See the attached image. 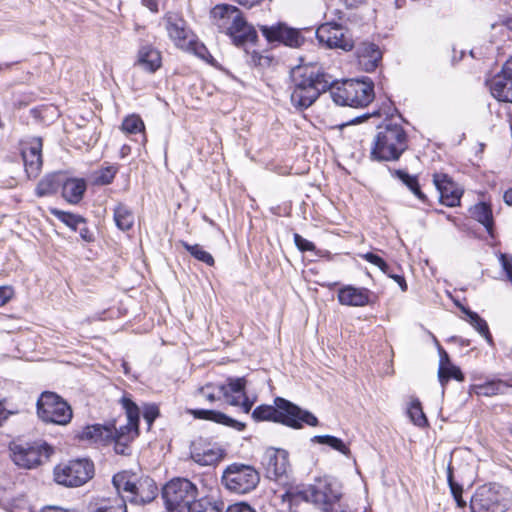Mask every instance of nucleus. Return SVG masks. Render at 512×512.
Segmentation results:
<instances>
[{"label":"nucleus","mask_w":512,"mask_h":512,"mask_svg":"<svg viewBox=\"0 0 512 512\" xmlns=\"http://www.w3.org/2000/svg\"><path fill=\"white\" fill-rule=\"evenodd\" d=\"M290 78L293 83L291 103L299 111L309 108L327 91L340 106L365 107L374 98V84L368 78L339 82L319 63L295 66L290 71Z\"/></svg>","instance_id":"f257e3e1"},{"label":"nucleus","mask_w":512,"mask_h":512,"mask_svg":"<svg viewBox=\"0 0 512 512\" xmlns=\"http://www.w3.org/2000/svg\"><path fill=\"white\" fill-rule=\"evenodd\" d=\"M341 497L340 485L328 477H322L316 478L308 486L290 488L283 495V500L290 503L298 500L311 502L323 512H344L340 504Z\"/></svg>","instance_id":"f03ea898"},{"label":"nucleus","mask_w":512,"mask_h":512,"mask_svg":"<svg viewBox=\"0 0 512 512\" xmlns=\"http://www.w3.org/2000/svg\"><path fill=\"white\" fill-rule=\"evenodd\" d=\"M252 418L257 422L270 421L293 429H301L304 425L315 427L319 424L314 414L283 397H276L274 405L257 406L252 412Z\"/></svg>","instance_id":"7ed1b4c3"},{"label":"nucleus","mask_w":512,"mask_h":512,"mask_svg":"<svg viewBox=\"0 0 512 512\" xmlns=\"http://www.w3.org/2000/svg\"><path fill=\"white\" fill-rule=\"evenodd\" d=\"M408 148V136L402 125L387 123L378 126L370 157L374 161H397Z\"/></svg>","instance_id":"20e7f679"},{"label":"nucleus","mask_w":512,"mask_h":512,"mask_svg":"<svg viewBox=\"0 0 512 512\" xmlns=\"http://www.w3.org/2000/svg\"><path fill=\"white\" fill-rule=\"evenodd\" d=\"M94 464L86 458L61 462L53 469L54 481L64 487H80L94 476Z\"/></svg>","instance_id":"39448f33"},{"label":"nucleus","mask_w":512,"mask_h":512,"mask_svg":"<svg viewBox=\"0 0 512 512\" xmlns=\"http://www.w3.org/2000/svg\"><path fill=\"white\" fill-rule=\"evenodd\" d=\"M507 509V491L497 483L477 487L470 499L471 512H506Z\"/></svg>","instance_id":"423d86ee"},{"label":"nucleus","mask_w":512,"mask_h":512,"mask_svg":"<svg viewBox=\"0 0 512 512\" xmlns=\"http://www.w3.org/2000/svg\"><path fill=\"white\" fill-rule=\"evenodd\" d=\"M197 487L186 478L170 480L162 489L165 507L170 512L188 510L197 497Z\"/></svg>","instance_id":"0eeeda50"},{"label":"nucleus","mask_w":512,"mask_h":512,"mask_svg":"<svg viewBox=\"0 0 512 512\" xmlns=\"http://www.w3.org/2000/svg\"><path fill=\"white\" fill-rule=\"evenodd\" d=\"M221 481L229 491L237 494H247L259 484L260 474L251 465L232 463L223 471Z\"/></svg>","instance_id":"6e6552de"},{"label":"nucleus","mask_w":512,"mask_h":512,"mask_svg":"<svg viewBox=\"0 0 512 512\" xmlns=\"http://www.w3.org/2000/svg\"><path fill=\"white\" fill-rule=\"evenodd\" d=\"M36 406L38 417L46 423L66 425L73 416L71 406L54 392H43Z\"/></svg>","instance_id":"1a4fd4ad"},{"label":"nucleus","mask_w":512,"mask_h":512,"mask_svg":"<svg viewBox=\"0 0 512 512\" xmlns=\"http://www.w3.org/2000/svg\"><path fill=\"white\" fill-rule=\"evenodd\" d=\"M13 462L25 469H33L48 461L54 449L46 442L20 443L10 445Z\"/></svg>","instance_id":"9d476101"},{"label":"nucleus","mask_w":512,"mask_h":512,"mask_svg":"<svg viewBox=\"0 0 512 512\" xmlns=\"http://www.w3.org/2000/svg\"><path fill=\"white\" fill-rule=\"evenodd\" d=\"M164 20L168 36L178 48L193 51L198 56L205 58L206 47L194 39V35L187 28L186 21L179 14L168 12Z\"/></svg>","instance_id":"9b49d317"},{"label":"nucleus","mask_w":512,"mask_h":512,"mask_svg":"<svg viewBox=\"0 0 512 512\" xmlns=\"http://www.w3.org/2000/svg\"><path fill=\"white\" fill-rule=\"evenodd\" d=\"M261 464L268 479L281 481L287 477L290 469L289 453L284 449L269 447L262 456Z\"/></svg>","instance_id":"f8f14e48"},{"label":"nucleus","mask_w":512,"mask_h":512,"mask_svg":"<svg viewBox=\"0 0 512 512\" xmlns=\"http://www.w3.org/2000/svg\"><path fill=\"white\" fill-rule=\"evenodd\" d=\"M316 38L319 43L331 49L350 51L354 47L352 38L348 37L344 28L336 23L328 22L320 25L316 30Z\"/></svg>","instance_id":"ddd939ff"},{"label":"nucleus","mask_w":512,"mask_h":512,"mask_svg":"<svg viewBox=\"0 0 512 512\" xmlns=\"http://www.w3.org/2000/svg\"><path fill=\"white\" fill-rule=\"evenodd\" d=\"M260 31L269 43L279 42L286 46L297 48L302 45L304 38L298 29L287 26L285 23L260 26Z\"/></svg>","instance_id":"4468645a"},{"label":"nucleus","mask_w":512,"mask_h":512,"mask_svg":"<svg viewBox=\"0 0 512 512\" xmlns=\"http://www.w3.org/2000/svg\"><path fill=\"white\" fill-rule=\"evenodd\" d=\"M42 147L43 142L40 137H32L21 144L24 168L29 178H36L41 172L43 164Z\"/></svg>","instance_id":"2eb2a0df"},{"label":"nucleus","mask_w":512,"mask_h":512,"mask_svg":"<svg viewBox=\"0 0 512 512\" xmlns=\"http://www.w3.org/2000/svg\"><path fill=\"white\" fill-rule=\"evenodd\" d=\"M223 455L224 450L220 446L203 438L195 440L191 445V458L202 466L216 464Z\"/></svg>","instance_id":"dca6fc26"},{"label":"nucleus","mask_w":512,"mask_h":512,"mask_svg":"<svg viewBox=\"0 0 512 512\" xmlns=\"http://www.w3.org/2000/svg\"><path fill=\"white\" fill-rule=\"evenodd\" d=\"M433 183L439 192L441 204L448 207H455L460 204L462 190L447 174L434 173Z\"/></svg>","instance_id":"f3484780"},{"label":"nucleus","mask_w":512,"mask_h":512,"mask_svg":"<svg viewBox=\"0 0 512 512\" xmlns=\"http://www.w3.org/2000/svg\"><path fill=\"white\" fill-rule=\"evenodd\" d=\"M337 298L341 305L363 307L372 304L376 296L368 288L346 285L339 289Z\"/></svg>","instance_id":"a211bd4d"},{"label":"nucleus","mask_w":512,"mask_h":512,"mask_svg":"<svg viewBox=\"0 0 512 512\" xmlns=\"http://www.w3.org/2000/svg\"><path fill=\"white\" fill-rule=\"evenodd\" d=\"M359 65L366 72L374 71L382 60V52L378 45L371 42H361L356 48Z\"/></svg>","instance_id":"6ab92c4d"},{"label":"nucleus","mask_w":512,"mask_h":512,"mask_svg":"<svg viewBox=\"0 0 512 512\" xmlns=\"http://www.w3.org/2000/svg\"><path fill=\"white\" fill-rule=\"evenodd\" d=\"M157 491L158 488L154 480L146 477L138 480L132 495H126L124 498L126 502L129 501L135 505H145L155 499Z\"/></svg>","instance_id":"aec40b11"},{"label":"nucleus","mask_w":512,"mask_h":512,"mask_svg":"<svg viewBox=\"0 0 512 512\" xmlns=\"http://www.w3.org/2000/svg\"><path fill=\"white\" fill-rule=\"evenodd\" d=\"M211 15L215 19V25L220 32L228 34L230 26L234 25V19L243 17L240 10L233 5H216L211 10Z\"/></svg>","instance_id":"412c9836"},{"label":"nucleus","mask_w":512,"mask_h":512,"mask_svg":"<svg viewBox=\"0 0 512 512\" xmlns=\"http://www.w3.org/2000/svg\"><path fill=\"white\" fill-rule=\"evenodd\" d=\"M236 46H244L257 40L255 28L247 23L244 17L234 19V25L230 26L227 34Z\"/></svg>","instance_id":"4be33fe9"},{"label":"nucleus","mask_w":512,"mask_h":512,"mask_svg":"<svg viewBox=\"0 0 512 512\" xmlns=\"http://www.w3.org/2000/svg\"><path fill=\"white\" fill-rule=\"evenodd\" d=\"M246 384L244 377L228 378L227 384H219L218 394H222L230 405L238 406L240 399L246 394Z\"/></svg>","instance_id":"5701e85b"},{"label":"nucleus","mask_w":512,"mask_h":512,"mask_svg":"<svg viewBox=\"0 0 512 512\" xmlns=\"http://www.w3.org/2000/svg\"><path fill=\"white\" fill-rule=\"evenodd\" d=\"M189 413L196 419L213 421L215 423L234 428L237 431H243L246 428L245 423L235 420L219 411L208 409H192L189 410Z\"/></svg>","instance_id":"b1692460"},{"label":"nucleus","mask_w":512,"mask_h":512,"mask_svg":"<svg viewBox=\"0 0 512 512\" xmlns=\"http://www.w3.org/2000/svg\"><path fill=\"white\" fill-rule=\"evenodd\" d=\"M161 64L162 57L156 48L150 44L139 47L136 65L149 73H154L161 67Z\"/></svg>","instance_id":"393cba45"},{"label":"nucleus","mask_w":512,"mask_h":512,"mask_svg":"<svg viewBox=\"0 0 512 512\" xmlns=\"http://www.w3.org/2000/svg\"><path fill=\"white\" fill-rule=\"evenodd\" d=\"M88 512H127L126 500L123 495L98 497L89 503Z\"/></svg>","instance_id":"a878e982"},{"label":"nucleus","mask_w":512,"mask_h":512,"mask_svg":"<svg viewBox=\"0 0 512 512\" xmlns=\"http://www.w3.org/2000/svg\"><path fill=\"white\" fill-rule=\"evenodd\" d=\"M62 196L70 204H78L87 189L86 181L82 178H65L62 181Z\"/></svg>","instance_id":"bb28decb"},{"label":"nucleus","mask_w":512,"mask_h":512,"mask_svg":"<svg viewBox=\"0 0 512 512\" xmlns=\"http://www.w3.org/2000/svg\"><path fill=\"white\" fill-rule=\"evenodd\" d=\"M112 436V427L94 424L86 426L79 435V438L81 440H88L94 443H106L110 441V438H112Z\"/></svg>","instance_id":"cd10ccee"},{"label":"nucleus","mask_w":512,"mask_h":512,"mask_svg":"<svg viewBox=\"0 0 512 512\" xmlns=\"http://www.w3.org/2000/svg\"><path fill=\"white\" fill-rule=\"evenodd\" d=\"M491 94L499 101L512 103V79L496 75L490 81Z\"/></svg>","instance_id":"c85d7f7f"},{"label":"nucleus","mask_w":512,"mask_h":512,"mask_svg":"<svg viewBox=\"0 0 512 512\" xmlns=\"http://www.w3.org/2000/svg\"><path fill=\"white\" fill-rule=\"evenodd\" d=\"M63 175L52 173L42 178L36 186L35 193L38 197L55 194L62 187Z\"/></svg>","instance_id":"c756f323"},{"label":"nucleus","mask_w":512,"mask_h":512,"mask_svg":"<svg viewBox=\"0 0 512 512\" xmlns=\"http://www.w3.org/2000/svg\"><path fill=\"white\" fill-rule=\"evenodd\" d=\"M512 387V379L503 381L500 379L486 381L475 386L476 393L481 396L490 397L505 394L507 389Z\"/></svg>","instance_id":"7c9ffc66"},{"label":"nucleus","mask_w":512,"mask_h":512,"mask_svg":"<svg viewBox=\"0 0 512 512\" xmlns=\"http://www.w3.org/2000/svg\"><path fill=\"white\" fill-rule=\"evenodd\" d=\"M472 217L481 223L488 234L493 237L494 220L490 206L484 202L476 204L471 209Z\"/></svg>","instance_id":"2f4dec72"},{"label":"nucleus","mask_w":512,"mask_h":512,"mask_svg":"<svg viewBox=\"0 0 512 512\" xmlns=\"http://www.w3.org/2000/svg\"><path fill=\"white\" fill-rule=\"evenodd\" d=\"M113 218L117 228L121 231H129L133 227L135 221L133 211L123 203L116 205L114 208Z\"/></svg>","instance_id":"473e14b6"},{"label":"nucleus","mask_w":512,"mask_h":512,"mask_svg":"<svg viewBox=\"0 0 512 512\" xmlns=\"http://www.w3.org/2000/svg\"><path fill=\"white\" fill-rule=\"evenodd\" d=\"M392 175L400 179L407 188L424 204L428 202L427 196L421 191L417 176L410 175L404 170H394Z\"/></svg>","instance_id":"72a5a7b5"},{"label":"nucleus","mask_w":512,"mask_h":512,"mask_svg":"<svg viewBox=\"0 0 512 512\" xmlns=\"http://www.w3.org/2000/svg\"><path fill=\"white\" fill-rule=\"evenodd\" d=\"M122 405L127 415V424L125 425V429L128 432L133 431L134 435H138L140 419L138 406L131 399L125 397L122 399Z\"/></svg>","instance_id":"f704fd0d"},{"label":"nucleus","mask_w":512,"mask_h":512,"mask_svg":"<svg viewBox=\"0 0 512 512\" xmlns=\"http://www.w3.org/2000/svg\"><path fill=\"white\" fill-rule=\"evenodd\" d=\"M136 483L132 480V475L126 471L115 474L112 478V484L116 489L114 495H122L121 493L132 495L134 488H136Z\"/></svg>","instance_id":"c9c22d12"},{"label":"nucleus","mask_w":512,"mask_h":512,"mask_svg":"<svg viewBox=\"0 0 512 512\" xmlns=\"http://www.w3.org/2000/svg\"><path fill=\"white\" fill-rule=\"evenodd\" d=\"M52 215H54L58 220L63 222L66 226L71 228L74 231H77L78 227L81 224H86V219L81 215L74 214L71 212H66L59 210L57 208L50 209Z\"/></svg>","instance_id":"e433bc0d"},{"label":"nucleus","mask_w":512,"mask_h":512,"mask_svg":"<svg viewBox=\"0 0 512 512\" xmlns=\"http://www.w3.org/2000/svg\"><path fill=\"white\" fill-rule=\"evenodd\" d=\"M311 441L327 445L345 456L350 455L349 447L338 437L332 435H316L311 439Z\"/></svg>","instance_id":"4c0bfd02"},{"label":"nucleus","mask_w":512,"mask_h":512,"mask_svg":"<svg viewBox=\"0 0 512 512\" xmlns=\"http://www.w3.org/2000/svg\"><path fill=\"white\" fill-rule=\"evenodd\" d=\"M450 379H455L459 382L464 381V375L459 367L450 365L447 367L438 368V380L442 386V392L444 393L445 387Z\"/></svg>","instance_id":"58836bf2"},{"label":"nucleus","mask_w":512,"mask_h":512,"mask_svg":"<svg viewBox=\"0 0 512 512\" xmlns=\"http://www.w3.org/2000/svg\"><path fill=\"white\" fill-rule=\"evenodd\" d=\"M224 503L213 501L210 498H202L195 500L192 505L189 506L188 512H223Z\"/></svg>","instance_id":"ea45409f"},{"label":"nucleus","mask_w":512,"mask_h":512,"mask_svg":"<svg viewBox=\"0 0 512 512\" xmlns=\"http://www.w3.org/2000/svg\"><path fill=\"white\" fill-rule=\"evenodd\" d=\"M447 482L451 491V494L459 508L466 507V501L463 499V487L461 484L455 481L453 475V467L451 463L447 467Z\"/></svg>","instance_id":"a19ab883"},{"label":"nucleus","mask_w":512,"mask_h":512,"mask_svg":"<svg viewBox=\"0 0 512 512\" xmlns=\"http://www.w3.org/2000/svg\"><path fill=\"white\" fill-rule=\"evenodd\" d=\"M180 243L185 248V250L188 251L198 261H201L208 266L214 265L215 261L213 256L209 252L203 250L199 244L191 245L186 241H181Z\"/></svg>","instance_id":"79ce46f5"},{"label":"nucleus","mask_w":512,"mask_h":512,"mask_svg":"<svg viewBox=\"0 0 512 512\" xmlns=\"http://www.w3.org/2000/svg\"><path fill=\"white\" fill-rule=\"evenodd\" d=\"M408 415L411 421L418 427H425L428 425V420L423 412L421 402L414 399L408 409Z\"/></svg>","instance_id":"37998d69"},{"label":"nucleus","mask_w":512,"mask_h":512,"mask_svg":"<svg viewBox=\"0 0 512 512\" xmlns=\"http://www.w3.org/2000/svg\"><path fill=\"white\" fill-rule=\"evenodd\" d=\"M121 128L128 134H137L144 131L145 125L139 115L132 114L123 120Z\"/></svg>","instance_id":"c03bdc74"},{"label":"nucleus","mask_w":512,"mask_h":512,"mask_svg":"<svg viewBox=\"0 0 512 512\" xmlns=\"http://www.w3.org/2000/svg\"><path fill=\"white\" fill-rule=\"evenodd\" d=\"M118 171L116 165L103 167L95 172L94 183L96 185H109L113 182Z\"/></svg>","instance_id":"a18cd8bd"},{"label":"nucleus","mask_w":512,"mask_h":512,"mask_svg":"<svg viewBox=\"0 0 512 512\" xmlns=\"http://www.w3.org/2000/svg\"><path fill=\"white\" fill-rule=\"evenodd\" d=\"M218 388L219 385L207 383L206 385L198 388L196 394L212 404L216 400H220L222 396V394H218Z\"/></svg>","instance_id":"49530a36"},{"label":"nucleus","mask_w":512,"mask_h":512,"mask_svg":"<svg viewBox=\"0 0 512 512\" xmlns=\"http://www.w3.org/2000/svg\"><path fill=\"white\" fill-rule=\"evenodd\" d=\"M114 441V449L117 454L126 455L128 454V444L133 440L131 435H123L122 433L115 438H110Z\"/></svg>","instance_id":"de8ad7c7"},{"label":"nucleus","mask_w":512,"mask_h":512,"mask_svg":"<svg viewBox=\"0 0 512 512\" xmlns=\"http://www.w3.org/2000/svg\"><path fill=\"white\" fill-rule=\"evenodd\" d=\"M361 257L364 260L368 261L369 263L377 266L383 273L388 274V270L390 269L389 265L383 258L378 256L377 254L367 252L365 254H362Z\"/></svg>","instance_id":"09e8293b"},{"label":"nucleus","mask_w":512,"mask_h":512,"mask_svg":"<svg viewBox=\"0 0 512 512\" xmlns=\"http://www.w3.org/2000/svg\"><path fill=\"white\" fill-rule=\"evenodd\" d=\"M159 408L155 404L146 405L143 410V418L150 429L155 419L159 416Z\"/></svg>","instance_id":"8fccbe9b"},{"label":"nucleus","mask_w":512,"mask_h":512,"mask_svg":"<svg viewBox=\"0 0 512 512\" xmlns=\"http://www.w3.org/2000/svg\"><path fill=\"white\" fill-rule=\"evenodd\" d=\"M7 399L0 400V427L7 421L9 416L17 414L18 410L16 407H8Z\"/></svg>","instance_id":"3c124183"},{"label":"nucleus","mask_w":512,"mask_h":512,"mask_svg":"<svg viewBox=\"0 0 512 512\" xmlns=\"http://www.w3.org/2000/svg\"><path fill=\"white\" fill-rule=\"evenodd\" d=\"M294 242H295V245L297 246V248L302 252L315 250L314 243L303 238L301 235H299L297 233L294 234Z\"/></svg>","instance_id":"603ef678"},{"label":"nucleus","mask_w":512,"mask_h":512,"mask_svg":"<svg viewBox=\"0 0 512 512\" xmlns=\"http://www.w3.org/2000/svg\"><path fill=\"white\" fill-rule=\"evenodd\" d=\"M499 260L508 280L512 283V256L501 253Z\"/></svg>","instance_id":"864d4df0"},{"label":"nucleus","mask_w":512,"mask_h":512,"mask_svg":"<svg viewBox=\"0 0 512 512\" xmlns=\"http://www.w3.org/2000/svg\"><path fill=\"white\" fill-rule=\"evenodd\" d=\"M474 328L486 339L490 345L493 344L492 335L489 331L488 324L484 319L481 318V320L476 325H474Z\"/></svg>","instance_id":"5fc2aeb1"},{"label":"nucleus","mask_w":512,"mask_h":512,"mask_svg":"<svg viewBox=\"0 0 512 512\" xmlns=\"http://www.w3.org/2000/svg\"><path fill=\"white\" fill-rule=\"evenodd\" d=\"M14 296L12 286H0V307L7 304Z\"/></svg>","instance_id":"6e6d98bb"},{"label":"nucleus","mask_w":512,"mask_h":512,"mask_svg":"<svg viewBox=\"0 0 512 512\" xmlns=\"http://www.w3.org/2000/svg\"><path fill=\"white\" fill-rule=\"evenodd\" d=\"M434 341L438 348V352H439V356H440L439 367H447V366L453 365L450 362L448 353L443 349V347L440 345V343L438 342V340L435 337H434Z\"/></svg>","instance_id":"4d7b16f0"},{"label":"nucleus","mask_w":512,"mask_h":512,"mask_svg":"<svg viewBox=\"0 0 512 512\" xmlns=\"http://www.w3.org/2000/svg\"><path fill=\"white\" fill-rule=\"evenodd\" d=\"M226 512H257L253 507L245 502L235 503L230 505Z\"/></svg>","instance_id":"13d9d810"},{"label":"nucleus","mask_w":512,"mask_h":512,"mask_svg":"<svg viewBox=\"0 0 512 512\" xmlns=\"http://www.w3.org/2000/svg\"><path fill=\"white\" fill-rule=\"evenodd\" d=\"M77 231H79V235H80L81 239L84 240L85 242H93L94 241V235L88 228L87 223L81 224L78 227Z\"/></svg>","instance_id":"bf43d9fd"},{"label":"nucleus","mask_w":512,"mask_h":512,"mask_svg":"<svg viewBox=\"0 0 512 512\" xmlns=\"http://www.w3.org/2000/svg\"><path fill=\"white\" fill-rule=\"evenodd\" d=\"M457 305L460 307L461 311L467 315L468 321L473 327L481 320V317L476 312L471 311L469 308L461 306L460 304Z\"/></svg>","instance_id":"052dcab7"},{"label":"nucleus","mask_w":512,"mask_h":512,"mask_svg":"<svg viewBox=\"0 0 512 512\" xmlns=\"http://www.w3.org/2000/svg\"><path fill=\"white\" fill-rule=\"evenodd\" d=\"M389 278H392L400 287V289L403 291V292H406L407 289H408V285L406 283V280L404 278V276L402 275H398V274H392L390 272V269L388 270V274H386Z\"/></svg>","instance_id":"680f3d73"},{"label":"nucleus","mask_w":512,"mask_h":512,"mask_svg":"<svg viewBox=\"0 0 512 512\" xmlns=\"http://www.w3.org/2000/svg\"><path fill=\"white\" fill-rule=\"evenodd\" d=\"M498 75L512 79V57L505 62L501 74Z\"/></svg>","instance_id":"e2e57ef3"},{"label":"nucleus","mask_w":512,"mask_h":512,"mask_svg":"<svg viewBox=\"0 0 512 512\" xmlns=\"http://www.w3.org/2000/svg\"><path fill=\"white\" fill-rule=\"evenodd\" d=\"M253 403L249 400L247 395L242 396L240 399V404L238 406H241L244 413H249L252 408Z\"/></svg>","instance_id":"0e129e2a"},{"label":"nucleus","mask_w":512,"mask_h":512,"mask_svg":"<svg viewBox=\"0 0 512 512\" xmlns=\"http://www.w3.org/2000/svg\"><path fill=\"white\" fill-rule=\"evenodd\" d=\"M112 430H113V436H112V438H115L116 436L120 435L121 433H122L123 435H131V436H133V439H134L135 437H137V436H138V435H134L133 431L128 432V431L125 429V426H122V427H120L119 429H117V428H115V427H114Z\"/></svg>","instance_id":"69168bd1"},{"label":"nucleus","mask_w":512,"mask_h":512,"mask_svg":"<svg viewBox=\"0 0 512 512\" xmlns=\"http://www.w3.org/2000/svg\"><path fill=\"white\" fill-rule=\"evenodd\" d=\"M144 6H146L151 12H158V3L155 0H142Z\"/></svg>","instance_id":"338daca9"},{"label":"nucleus","mask_w":512,"mask_h":512,"mask_svg":"<svg viewBox=\"0 0 512 512\" xmlns=\"http://www.w3.org/2000/svg\"><path fill=\"white\" fill-rule=\"evenodd\" d=\"M41 512H69V511L66 509H63L61 507H58V506H47V507L43 508Z\"/></svg>","instance_id":"774afa93"}]
</instances>
